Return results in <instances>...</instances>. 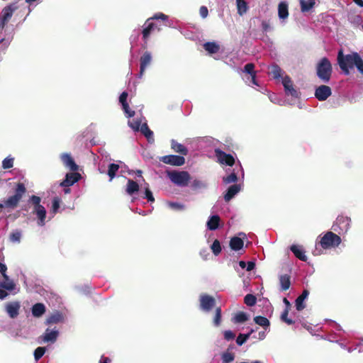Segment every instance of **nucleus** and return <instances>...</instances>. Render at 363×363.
Here are the masks:
<instances>
[{
  "label": "nucleus",
  "instance_id": "1",
  "mask_svg": "<svg viewBox=\"0 0 363 363\" xmlns=\"http://www.w3.org/2000/svg\"><path fill=\"white\" fill-rule=\"evenodd\" d=\"M360 55L357 52H352L350 54L344 55L342 50L337 54V62L341 70L345 75L350 74V69H353L354 65L359 57Z\"/></svg>",
  "mask_w": 363,
  "mask_h": 363
},
{
  "label": "nucleus",
  "instance_id": "2",
  "mask_svg": "<svg viewBox=\"0 0 363 363\" xmlns=\"http://www.w3.org/2000/svg\"><path fill=\"white\" fill-rule=\"evenodd\" d=\"M40 202L41 198L38 196L32 195L29 197L28 203L33 205L32 213L37 216L38 225L39 226H44L45 225L47 211L45 208L41 205Z\"/></svg>",
  "mask_w": 363,
  "mask_h": 363
},
{
  "label": "nucleus",
  "instance_id": "3",
  "mask_svg": "<svg viewBox=\"0 0 363 363\" xmlns=\"http://www.w3.org/2000/svg\"><path fill=\"white\" fill-rule=\"evenodd\" d=\"M333 67L330 60L324 57L320 60L316 65L317 77L324 83L330 80Z\"/></svg>",
  "mask_w": 363,
  "mask_h": 363
},
{
  "label": "nucleus",
  "instance_id": "4",
  "mask_svg": "<svg viewBox=\"0 0 363 363\" xmlns=\"http://www.w3.org/2000/svg\"><path fill=\"white\" fill-rule=\"evenodd\" d=\"M166 174L172 183L179 187L186 186L191 179L189 173L186 171H166Z\"/></svg>",
  "mask_w": 363,
  "mask_h": 363
},
{
  "label": "nucleus",
  "instance_id": "5",
  "mask_svg": "<svg viewBox=\"0 0 363 363\" xmlns=\"http://www.w3.org/2000/svg\"><path fill=\"white\" fill-rule=\"evenodd\" d=\"M341 243V238L339 235L328 231L320 239L319 244L323 249L336 247Z\"/></svg>",
  "mask_w": 363,
  "mask_h": 363
},
{
  "label": "nucleus",
  "instance_id": "6",
  "mask_svg": "<svg viewBox=\"0 0 363 363\" xmlns=\"http://www.w3.org/2000/svg\"><path fill=\"white\" fill-rule=\"evenodd\" d=\"M351 218L347 216H338L332 225V229L339 234L345 233L350 227Z\"/></svg>",
  "mask_w": 363,
  "mask_h": 363
},
{
  "label": "nucleus",
  "instance_id": "7",
  "mask_svg": "<svg viewBox=\"0 0 363 363\" xmlns=\"http://www.w3.org/2000/svg\"><path fill=\"white\" fill-rule=\"evenodd\" d=\"M216 303V299L212 296L201 294L199 296V309L204 313L211 312Z\"/></svg>",
  "mask_w": 363,
  "mask_h": 363
},
{
  "label": "nucleus",
  "instance_id": "8",
  "mask_svg": "<svg viewBox=\"0 0 363 363\" xmlns=\"http://www.w3.org/2000/svg\"><path fill=\"white\" fill-rule=\"evenodd\" d=\"M17 9V6L13 4H10L4 7L0 13V33H3L9 21L13 16V11Z\"/></svg>",
  "mask_w": 363,
  "mask_h": 363
},
{
  "label": "nucleus",
  "instance_id": "9",
  "mask_svg": "<svg viewBox=\"0 0 363 363\" xmlns=\"http://www.w3.org/2000/svg\"><path fill=\"white\" fill-rule=\"evenodd\" d=\"M240 173L241 174L242 177L244 178V169L240 162L238 160L237 164H235L230 173L228 175L223 177V182L225 184L236 183L238 180V176Z\"/></svg>",
  "mask_w": 363,
  "mask_h": 363
},
{
  "label": "nucleus",
  "instance_id": "10",
  "mask_svg": "<svg viewBox=\"0 0 363 363\" xmlns=\"http://www.w3.org/2000/svg\"><path fill=\"white\" fill-rule=\"evenodd\" d=\"M215 154L218 159V161L222 164H225L230 167H235V164H237V163H235V160L232 155L227 154L220 149H216Z\"/></svg>",
  "mask_w": 363,
  "mask_h": 363
},
{
  "label": "nucleus",
  "instance_id": "11",
  "mask_svg": "<svg viewBox=\"0 0 363 363\" xmlns=\"http://www.w3.org/2000/svg\"><path fill=\"white\" fill-rule=\"evenodd\" d=\"M160 161L172 166L180 167L185 164V158L177 155H168L160 158Z\"/></svg>",
  "mask_w": 363,
  "mask_h": 363
},
{
  "label": "nucleus",
  "instance_id": "12",
  "mask_svg": "<svg viewBox=\"0 0 363 363\" xmlns=\"http://www.w3.org/2000/svg\"><path fill=\"white\" fill-rule=\"evenodd\" d=\"M281 83L284 86L285 94L287 96H291L295 99L299 98L300 93L294 87L293 82L289 76L286 75L282 77Z\"/></svg>",
  "mask_w": 363,
  "mask_h": 363
},
{
  "label": "nucleus",
  "instance_id": "13",
  "mask_svg": "<svg viewBox=\"0 0 363 363\" xmlns=\"http://www.w3.org/2000/svg\"><path fill=\"white\" fill-rule=\"evenodd\" d=\"M81 178L82 176L78 172H68L65 174V179L60 183V186L62 187H69L78 182Z\"/></svg>",
  "mask_w": 363,
  "mask_h": 363
},
{
  "label": "nucleus",
  "instance_id": "14",
  "mask_svg": "<svg viewBox=\"0 0 363 363\" xmlns=\"http://www.w3.org/2000/svg\"><path fill=\"white\" fill-rule=\"evenodd\" d=\"M59 336V331L57 329L50 330L47 328L44 333L40 336V343H55Z\"/></svg>",
  "mask_w": 363,
  "mask_h": 363
},
{
  "label": "nucleus",
  "instance_id": "15",
  "mask_svg": "<svg viewBox=\"0 0 363 363\" xmlns=\"http://www.w3.org/2000/svg\"><path fill=\"white\" fill-rule=\"evenodd\" d=\"M60 158L63 165L72 172H76L79 169V166L76 164L71 154L63 152L60 155Z\"/></svg>",
  "mask_w": 363,
  "mask_h": 363
},
{
  "label": "nucleus",
  "instance_id": "16",
  "mask_svg": "<svg viewBox=\"0 0 363 363\" xmlns=\"http://www.w3.org/2000/svg\"><path fill=\"white\" fill-rule=\"evenodd\" d=\"M332 94V90L327 85H320L315 90V97L320 101H325Z\"/></svg>",
  "mask_w": 363,
  "mask_h": 363
},
{
  "label": "nucleus",
  "instance_id": "17",
  "mask_svg": "<svg viewBox=\"0 0 363 363\" xmlns=\"http://www.w3.org/2000/svg\"><path fill=\"white\" fill-rule=\"evenodd\" d=\"M20 308L21 303L19 301L9 302L5 305V311L8 315L12 319L18 317Z\"/></svg>",
  "mask_w": 363,
  "mask_h": 363
},
{
  "label": "nucleus",
  "instance_id": "18",
  "mask_svg": "<svg viewBox=\"0 0 363 363\" xmlns=\"http://www.w3.org/2000/svg\"><path fill=\"white\" fill-rule=\"evenodd\" d=\"M246 235L244 233H239L238 236H235L230 239V247L234 251H238L243 247L244 241Z\"/></svg>",
  "mask_w": 363,
  "mask_h": 363
},
{
  "label": "nucleus",
  "instance_id": "19",
  "mask_svg": "<svg viewBox=\"0 0 363 363\" xmlns=\"http://www.w3.org/2000/svg\"><path fill=\"white\" fill-rule=\"evenodd\" d=\"M140 72L138 74V77L141 78L143 75V73L147 67L152 61V55L151 53L148 51L144 52L143 56L140 57Z\"/></svg>",
  "mask_w": 363,
  "mask_h": 363
},
{
  "label": "nucleus",
  "instance_id": "20",
  "mask_svg": "<svg viewBox=\"0 0 363 363\" xmlns=\"http://www.w3.org/2000/svg\"><path fill=\"white\" fill-rule=\"evenodd\" d=\"M221 220L218 215H211L206 222V228L210 230H216L220 226Z\"/></svg>",
  "mask_w": 363,
  "mask_h": 363
},
{
  "label": "nucleus",
  "instance_id": "21",
  "mask_svg": "<svg viewBox=\"0 0 363 363\" xmlns=\"http://www.w3.org/2000/svg\"><path fill=\"white\" fill-rule=\"evenodd\" d=\"M290 250L293 252L296 258L303 262L307 261L308 257L306 255V251L301 245L294 244L291 245Z\"/></svg>",
  "mask_w": 363,
  "mask_h": 363
},
{
  "label": "nucleus",
  "instance_id": "22",
  "mask_svg": "<svg viewBox=\"0 0 363 363\" xmlns=\"http://www.w3.org/2000/svg\"><path fill=\"white\" fill-rule=\"evenodd\" d=\"M241 190L240 184H234L230 186L225 194H224V200L226 202L230 201L236 194H238Z\"/></svg>",
  "mask_w": 363,
  "mask_h": 363
},
{
  "label": "nucleus",
  "instance_id": "23",
  "mask_svg": "<svg viewBox=\"0 0 363 363\" xmlns=\"http://www.w3.org/2000/svg\"><path fill=\"white\" fill-rule=\"evenodd\" d=\"M155 24L151 21H149V18L145 21V23L143 26V30L140 32L143 35V39L145 43H147L152 31L155 29Z\"/></svg>",
  "mask_w": 363,
  "mask_h": 363
},
{
  "label": "nucleus",
  "instance_id": "24",
  "mask_svg": "<svg viewBox=\"0 0 363 363\" xmlns=\"http://www.w3.org/2000/svg\"><path fill=\"white\" fill-rule=\"evenodd\" d=\"M309 291L307 289H304L302 294L299 295L295 300V307L298 311H301L306 308L304 301L308 298Z\"/></svg>",
  "mask_w": 363,
  "mask_h": 363
},
{
  "label": "nucleus",
  "instance_id": "25",
  "mask_svg": "<svg viewBox=\"0 0 363 363\" xmlns=\"http://www.w3.org/2000/svg\"><path fill=\"white\" fill-rule=\"evenodd\" d=\"M171 148L172 150L180 154V156H186L188 155L189 150L188 149L181 143H179L174 139H172L171 141Z\"/></svg>",
  "mask_w": 363,
  "mask_h": 363
},
{
  "label": "nucleus",
  "instance_id": "26",
  "mask_svg": "<svg viewBox=\"0 0 363 363\" xmlns=\"http://www.w3.org/2000/svg\"><path fill=\"white\" fill-rule=\"evenodd\" d=\"M64 318H65L64 315L61 312L55 311L47 318V319L45 320V324L46 325L57 324V323L63 322Z\"/></svg>",
  "mask_w": 363,
  "mask_h": 363
},
{
  "label": "nucleus",
  "instance_id": "27",
  "mask_svg": "<svg viewBox=\"0 0 363 363\" xmlns=\"http://www.w3.org/2000/svg\"><path fill=\"white\" fill-rule=\"evenodd\" d=\"M46 311L45 306L42 303H35L31 308L32 315L35 318L41 317Z\"/></svg>",
  "mask_w": 363,
  "mask_h": 363
},
{
  "label": "nucleus",
  "instance_id": "28",
  "mask_svg": "<svg viewBox=\"0 0 363 363\" xmlns=\"http://www.w3.org/2000/svg\"><path fill=\"white\" fill-rule=\"evenodd\" d=\"M208 187V183L201 179H194L191 183V189L194 191H201L207 189Z\"/></svg>",
  "mask_w": 363,
  "mask_h": 363
},
{
  "label": "nucleus",
  "instance_id": "29",
  "mask_svg": "<svg viewBox=\"0 0 363 363\" xmlns=\"http://www.w3.org/2000/svg\"><path fill=\"white\" fill-rule=\"evenodd\" d=\"M140 132L147 138L149 143H153L155 141L153 132L149 128L147 124L144 123L141 125Z\"/></svg>",
  "mask_w": 363,
  "mask_h": 363
},
{
  "label": "nucleus",
  "instance_id": "30",
  "mask_svg": "<svg viewBox=\"0 0 363 363\" xmlns=\"http://www.w3.org/2000/svg\"><path fill=\"white\" fill-rule=\"evenodd\" d=\"M278 16L280 19L284 20L289 16L288 4L281 1L278 5Z\"/></svg>",
  "mask_w": 363,
  "mask_h": 363
},
{
  "label": "nucleus",
  "instance_id": "31",
  "mask_svg": "<svg viewBox=\"0 0 363 363\" xmlns=\"http://www.w3.org/2000/svg\"><path fill=\"white\" fill-rule=\"evenodd\" d=\"M203 48L206 51H207L209 54H216L220 50V45L213 41V42H206L203 44Z\"/></svg>",
  "mask_w": 363,
  "mask_h": 363
},
{
  "label": "nucleus",
  "instance_id": "32",
  "mask_svg": "<svg viewBox=\"0 0 363 363\" xmlns=\"http://www.w3.org/2000/svg\"><path fill=\"white\" fill-rule=\"evenodd\" d=\"M138 191H139L138 184L136 182H135L130 179H128L127 187H126L127 194L130 196H133L134 194H135Z\"/></svg>",
  "mask_w": 363,
  "mask_h": 363
},
{
  "label": "nucleus",
  "instance_id": "33",
  "mask_svg": "<svg viewBox=\"0 0 363 363\" xmlns=\"http://www.w3.org/2000/svg\"><path fill=\"white\" fill-rule=\"evenodd\" d=\"M0 288H3L8 291H12L16 289V284L8 276V279H4V281H0Z\"/></svg>",
  "mask_w": 363,
  "mask_h": 363
},
{
  "label": "nucleus",
  "instance_id": "34",
  "mask_svg": "<svg viewBox=\"0 0 363 363\" xmlns=\"http://www.w3.org/2000/svg\"><path fill=\"white\" fill-rule=\"evenodd\" d=\"M279 283L281 291H286L291 286L290 277L287 274H283L279 277Z\"/></svg>",
  "mask_w": 363,
  "mask_h": 363
},
{
  "label": "nucleus",
  "instance_id": "35",
  "mask_svg": "<svg viewBox=\"0 0 363 363\" xmlns=\"http://www.w3.org/2000/svg\"><path fill=\"white\" fill-rule=\"evenodd\" d=\"M60 202L61 199L58 196H55L52 199V207L50 211V214L52 215V217H54L55 215L59 211Z\"/></svg>",
  "mask_w": 363,
  "mask_h": 363
},
{
  "label": "nucleus",
  "instance_id": "36",
  "mask_svg": "<svg viewBox=\"0 0 363 363\" xmlns=\"http://www.w3.org/2000/svg\"><path fill=\"white\" fill-rule=\"evenodd\" d=\"M254 321L256 324L263 327L264 329H267L270 325L269 320L266 317L262 315L255 316Z\"/></svg>",
  "mask_w": 363,
  "mask_h": 363
},
{
  "label": "nucleus",
  "instance_id": "37",
  "mask_svg": "<svg viewBox=\"0 0 363 363\" xmlns=\"http://www.w3.org/2000/svg\"><path fill=\"white\" fill-rule=\"evenodd\" d=\"M301 9L302 12L309 11L315 5V0H300Z\"/></svg>",
  "mask_w": 363,
  "mask_h": 363
},
{
  "label": "nucleus",
  "instance_id": "38",
  "mask_svg": "<svg viewBox=\"0 0 363 363\" xmlns=\"http://www.w3.org/2000/svg\"><path fill=\"white\" fill-rule=\"evenodd\" d=\"M119 167V164L115 163H111L108 165L107 174L109 177V181H112V179L116 177V172L118 171Z\"/></svg>",
  "mask_w": 363,
  "mask_h": 363
},
{
  "label": "nucleus",
  "instance_id": "39",
  "mask_svg": "<svg viewBox=\"0 0 363 363\" xmlns=\"http://www.w3.org/2000/svg\"><path fill=\"white\" fill-rule=\"evenodd\" d=\"M248 320V315L245 312H238L233 318V321L235 323H242Z\"/></svg>",
  "mask_w": 363,
  "mask_h": 363
},
{
  "label": "nucleus",
  "instance_id": "40",
  "mask_svg": "<svg viewBox=\"0 0 363 363\" xmlns=\"http://www.w3.org/2000/svg\"><path fill=\"white\" fill-rule=\"evenodd\" d=\"M21 199H20L19 197H18V196H16L15 194L9 197L6 201H5V203H4V206H7V207H11V208H14L17 206L18 203L19 202V201L21 200Z\"/></svg>",
  "mask_w": 363,
  "mask_h": 363
},
{
  "label": "nucleus",
  "instance_id": "41",
  "mask_svg": "<svg viewBox=\"0 0 363 363\" xmlns=\"http://www.w3.org/2000/svg\"><path fill=\"white\" fill-rule=\"evenodd\" d=\"M238 13L239 15L242 16L248 9L247 4L245 0H236Z\"/></svg>",
  "mask_w": 363,
  "mask_h": 363
},
{
  "label": "nucleus",
  "instance_id": "42",
  "mask_svg": "<svg viewBox=\"0 0 363 363\" xmlns=\"http://www.w3.org/2000/svg\"><path fill=\"white\" fill-rule=\"evenodd\" d=\"M270 72L274 79H279L281 77L282 70L280 67L276 64L270 67Z\"/></svg>",
  "mask_w": 363,
  "mask_h": 363
},
{
  "label": "nucleus",
  "instance_id": "43",
  "mask_svg": "<svg viewBox=\"0 0 363 363\" xmlns=\"http://www.w3.org/2000/svg\"><path fill=\"white\" fill-rule=\"evenodd\" d=\"M340 337V335L339 334L336 333L335 332L331 331L330 333L322 336V338L332 342H338V337Z\"/></svg>",
  "mask_w": 363,
  "mask_h": 363
},
{
  "label": "nucleus",
  "instance_id": "44",
  "mask_svg": "<svg viewBox=\"0 0 363 363\" xmlns=\"http://www.w3.org/2000/svg\"><path fill=\"white\" fill-rule=\"evenodd\" d=\"M21 231L16 230L10 234L9 240L12 242L19 243L21 242Z\"/></svg>",
  "mask_w": 363,
  "mask_h": 363
},
{
  "label": "nucleus",
  "instance_id": "45",
  "mask_svg": "<svg viewBox=\"0 0 363 363\" xmlns=\"http://www.w3.org/2000/svg\"><path fill=\"white\" fill-rule=\"evenodd\" d=\"M222 311L220 307H217L215 311V315L213 318V325L216 327H218L221 323Z\"/></svg>",
  "mask_w": 363,
  "mask_h": 363
},
{
  "label": "nucleus",
  "instance_id": "46",
  "mask_svg": "<svg viewBox=\"0 0 363 363\" xmlns=\"http://www.w3.org/2000/svg\"><path fill=\"white\" fill-rule=\"evenodd\" d=\"M46 352V347H37L33 352L34 359L36 362L40 360L42 357L45 354Z\"/></svg>",
  "mask_w": 363,
  "mask_h": 363
},
{
  "label": "nucleus",
  "instance_id": "47",
  "mask_svg": "<svg viewBox=\"0 0 363 363\" xmlns=\"http://www.w3.org/2000/svg\"><path fill=\"white\" fill-rule=\"evenodd\" d=\"M145 191H144V195L143 196V197L144 199H146L148 202L155 201V198L153 196L152 192L151 191V190L149 188L148 184L145 183Z\"/></svg>",
  "mask_w": 363,
  "mask_h": 363
},
{
  "label": "nucleus",
  "instance_id": "48",
  "mask_svg": "<svg viewBox=\"0 0 363 363\" xmlns=\"http://www.w3.org/2000/svg\"><path fill=\"white\" fill-rule=\"evenodd\" d=\"M244 302L248 306H253L256 304L257 298L255 295L248 294L245 296Z\"/></svg>",
  "mask_w": 363,
  "mask_h": 363
},
{
  "label": "nucleus",
  "instance_id": "49",
  "mask_svg": "<svg viewBox=\"0 0 363 363\" xmlns=\"http://www.w3.org/2000/svg\"><path fill=\"white\" fill-rule=\"evenodd\" d=\"M211 248L212 250L213 253L216 256L218 255L220 253L221 250H222L220 243V242L218 240H215L213 242V243H212V245L211 246Z\"/></svg>",
  "mask_w": 363,
  "mask_h": 363
},
{
  "label": "nucleus",
  "instance_id": "50",
  "mask_svg": "<svg viewBox=\"0 0 363 363\" xmlns=\"http://www.w3.org/2000/svg\"><path fill=\"white\" fill-rule=\"evenodd\" d=\"M26 191V189L25 185L23 183H18L16 186L14 194L21 199Z\"/></svg>",
  "mask_w": 363,
  "mask_h": 363
},
{
  "label": "nucleus",
  "instance_id": "51",
  "mask_svg": "<svg viewBox=\"0 0 363 363\" xmlns=\"http://www.w3.org/2000/svg\"><path fill=\"white\" fill-rule=\"evenodd\" d=\"M13 160H14V158L10 157V156L6 157L2 161V168L4 169H10V168L13 167Z\"/></svg>",
  "mask_w": 363,
  "mask_h": 363
},
{
  "label": "nucleus",
  "instance_id": "52",
  "mask_svg": "<svg viewBox=\"0 0 363 363\" xmlns=\"http://www.w3.org/2000/svg\"><path fill=\"white\" fill-rule=\"evenodd\" d=\"M235 359V355L229 352H223L221 356L223 363H230Z\"/></svg>",
  "mask_w": 363,
  "mask_h": 363
},
{
  "label": "nucleus",
  "instance_id": "53",
  "mask_svg": "<svg viewBox=\"0 0 363 363\" xmlns=\"http://www.w3.org/2000/svg\"><path fill=\"white\" fill-rule=\"evenodd\" d=\"M242 72L246 73L249 75L255 74V65L253 63H247L245 65L244 69L241 70Z\"/></svg>",
  "mask_w": 363,
  "mask_h": 363
},
{
  "label": "nucleus",
  "instance_id": "54",
  "mask_svg": "<svg viewBox=\"0 0 363 363\" xmlns=\"http://www.w3.org/2000/svg\"><path fill=\"white\" fill-rule=\"evenodd\" d=\"M140 33H141V32H140V29L133 30V31L130 37V41L132 46H133L134 44H135L137 43Z\"/></svg>",
  "mask_w": 363,
  "mask_h": 363
},
{
  "label": "nucleus",
  "instance_id": "55",
  "mask_svg": "<svg viewBox=\"0 0 363 363\" xmlns=\"http://www.w3.org/2000/svg\"><path fill=\"white\" fill-rule=\"evenodd\" d=\"M288 314L289 310L288 308H285V310L282 312L281 315V320L288 325H292L294 323V320L288 318Z\"/></svg>",
  "mask_w": 363,
  "mask_h": 363
},
{
  "label": "nucleus",
  "instance_id": "56",
  "mask_svg": "<svg viewBox=\"0 0 363 363\" xmlns=\"http://www.w3.org/2000/svg\"><path fill=\"white\" fill-rule=\"evenodd\" d=\"M11 40L8 38H2L0 39V52L4 51L7 49L9 45H10Z\"/></svg>",
  "mask_w": 363,
  "mask_h": 363
},
{
  "label": "nucleus",
  "instance_id": "57",
  "mask_svg": "<svg viewBox=\"0 0 363 363\" xmlns=\"http://www.w3.org/2000/svg\"><path fill=\"white\" fill-rule=\"evenodd\" d=\"M249 339V335L240 333L236 338V343L239 346H242Z\"/></svg>",
  "mask_w": 363,
  "mask_h": 363
},
{
  "label": "nucleus",
  "instance_id": "58",
  "mask_svg": "<svg viewBox=\"0 0 363 363\" xmlns=\"http://www.w3.org/2000/svg\"><path fill=\"white\" fill-rule=\"evenodd\" d=\"M121 106H122V109L124 111V113H125L127 118H131V117L134 116L135 111H131L130 109V107H129V105L128 103H125Z\"/></svg>",
  "mask_w": 363,
  "mask_h": 363
},
{
  "label": "nucleus",
  "instance_id": "59",
  "mask_svg": "<svg viewBox=\"0 0 363 363\" xmlns=\"http://www.w3.org/2000/svg\"><path fill=\"white\" fill-rule=\"evenodd\" d=\"M168 205L171 208L174 210L183 211L185 209V206L179 202H169Z\"/></svg>",
  "mask_w": 363,
  "mask_h": 363
},
{
  "label": "nucleus",
  "instance_id": "60",
  "mask_svg": "<svg viewBox=\"0 0 363 363\" xmlns=\"http://www.w3.org/2000/svg\"><path fill=\"white\" fill-rule=\"evenodd\" d=\"M141 121H128V125L134 130L139 131L141 127Z\"/></svg>",
  "mask_w": 363,
  "mask_h": 363
},
{
  "label": "nucleus",
  "instance_id": "61",
  "mask_svg": "<svg viewBox=\"0 0 363 363\" xmlns=\"http://www.w3.org/2000/svg\"><path fill=\"white\" fill-rule=\"evenodd\" d=\"M168 19V16L162 13H157L152 17L149 18V21H152L153 20H162L167 21Z\"/></svg>",
  "mask_w": 363,
  "mask_h": 363
},
{
  "label": "nucleus",
  "instance_id": "62",
  "mask_svg": "<svg viewBox=\"0 0 363 363\" xmlns=\"http://www.w3.org/2000/svg\"><path fill=\"white\" fill-rule=\"evenodd\" d=\"M245 82L250 86L251 84L259 86L258 82L256 79V73L252 75H249L247 78L245 79Z\"/></svg>",
  "mask_w": 363,
  "mask_h": 363
},
{
  "label": "nucleus",
  "instance_id": "63",
  "mask_svg": "<svg viewBox=\"0 0 363 363\" xmlns=\"http://www.w3.org/2000/svg\"><path fill=\"white\" fill-rule=\"evenodd\" d=\"M329 323L330 327L332 328V331L335 332L336 333H337V332L342 331V327L336 322L330 320H329Z\"/></svg>",
  "mask_w": 363,
  "mask_h": 363
},
{
  "label": "nucleus",
  "instance_id": "64",
  "mask_svg": "<svg viewBox=\"0 0 363 363\" xmlns=\"http://www.w3.org/2000/svg\"><path fill=\"white\" fill-rule=\"evenodd\" d=\"M354 67H356L357 71L363 74V60L361 56L358 58L356 65H354Z\"/></svg>",
  "mask_w": 363,
  "mask_h": 363
}]
</instances>
